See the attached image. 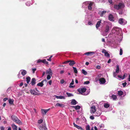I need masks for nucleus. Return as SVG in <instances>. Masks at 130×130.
I'll list each match as a JSON object with an SVG mask.
<instances>
[{
  "mask_svg": "<svg viewBox=\"0 0 130 130\" xmlns=\"http://www.w3.org/2000/svg\"><path fill=\"white\" fill-rule=\"evenodd\" d=\"M111 59H109V60H108V61L107 63H110L111 61Z\"/></svg>",
  "mask_w": 130,
  "mask_h": 130,
  "instance_id": "obj_61",
  "label": "nucleus"
},
{
  "mask_svg": "<svg viewBox=\"0 0 130 130\" xmlns=\"http://www.w3.org/2000/svg\"><path fill=\"white\" fill-rule=\"evenodd\" d=\"M23 83L22 82H21L20 83V85H19L20 87H21V86H23Z\"/></svg>",
  "mask_w": 130,
  "mask_h": 130,
  "instance_id": "obj_62",
  "label": "nucleus"
},
{
  "mask_svg": "<svg viewBox=\"0 0 130 130\" xmlns=\"http://www.w3.org/2000/svg\"><path fill=\"white\" fill-rule=\"evenodd\" d=\"M110 106V105L109 104L107 103H105L104 105V107L107 108L109 107Z\"/></svg>",
  "mask_w": 130,
  "mask_h": 130,
  "instance_id": "obj_32",
  "label": "nucleus"
},
{
  "mask_svg": "<svg viewBox=\"0 0 130 130\" xmlns=\"http://www.w3.org/2000/svg\"><path fill=\"white\" fill-rule=\"evenodd\" d=\"M27 83L28 84L30 80V78L29 76H28L26 78Z\"/></svg>",
  "mask_w": 130,
  "mask_h": 130,
  "instance_id": "obj_26",
  "label": "nucleus"
},
{
  "mask_svg": "<svg viewBox=\"0 0 130 130\" xmlns=\"http://www.w3.org/2000/svg\"><path fill=\"white\" fill-rule=\"evenodd\" d=\"M73 107H74L76 110L79 109H80V106L79 105L73 106Z\"/></svg>",
  "mask_w": 130,
  "mask_h": 130,
  "instance_id": "obj_27",
  "label": "nucleus"
},
{
  "mask_svg": "<svg viewBox=\"0 0 130 130\" xmlns=\"http://www.w3.org/2000/svg\"><path fill=\"white\" fill-rule=\"evenodd\" d=\"M51 78V77L50 76V75H48L47 77V79L48 80H49Z\"/></svg>",
  "mask_w": 130,
  "mask_h": 130,
  "instance_id": "obj_43",
  "label": "nucleus"
},
{
  "mask_svg": "<svg viewBox=\"0 0 130 130\" xmlns=\"http://www.w3.org/2000/svg\"><path fill=\"white\" fill-rule=\"evenodd\" d=\"M46 73L49 74L51 75H52L53 74V73L52 72L51 69L50 68L49 71H46Z\"/></svg>",
  "mask_w": 130,
  "mask_h": 130,
  "instance_id": "obj_21",
  "label": "nucleus"
},
{
  "mask_svg": "<svg viewBox=\"0 0 130 130\" xmlns=\"http://www.w3.org/2000/svg\"><path fill=\"white\" fill-rule=\"evenodd\" d=\"M1 130H4V128L3 126H1L0 127Z\"/></svg>",
  "mask_w": 130,
  "mask_h": 130,
  "instance_id": "obj_59",
  "label": "nucleus"
},
{
  "mask_svg": "<svg viewBox=\"0 0 130 130\" xmlns=\"http://www.w3.org/2000/svg\"><path fill=\"white\" fill-rule=\"evenodd\" d=\"M101 21L102 20H100L97 22L96 25V28H98V27L100 26V24L101 22Z\"/></svg>",
  "mask_w": 130,
  "mask_h": 130,
  "instance_id": "obj_15",
  "label": "nucleus"
},
{
  "mask_svg": "<svg viewBox=\"0 0 130 130\" xmlns=\"http://www.w3.org/2000/svg\"><path fill=\"white\" fill-rule=\"evenodd\" d=\"M96 68L98 69H100L101 68V67L100 65H98L96 66Z\"/></svg>",
  "mask_w": 130,
  "mask_h": 130,
  "instance_id": "obj_45",
  "label": "nucleus"
},
{
  "mask_svg": "<svg viewBox=\"0 0 130 130\" xmlns=\"http://www.w3.org/2000/svg\"><path fill=\"white\" fill-rule=\"evenodd\" d=\"M12 126L13 130H17V127L15 124H12Z\"/></svg>",
  "mask_w": 130,
  "mask_h": 130,
  "instance_id": "obj_28",
  "label": "nucleus"
},
{
  "mask_svg": "<svg viewBox=\"0 0 130 130\" xmlns=\"http://www.w3.org/2000/svg\"><path fill=\"white\" fill-rule=\"evenodd\" d=\"M52 81L51 80H50L48 82V84L50 85H51L52 83Z\"/></svg>",
  "mask_w": 130,
  "mask_h": 130,
  "instance_id": "obj_54",
  "label": "nucleus"
},
{
  "mask_svg": "<svg viewBox=\"0 0 130 130\" xmlns=\"http://www.w3.org/2000/svg\"><path fill=\"white\" fill-rule=\"evenodd\" d=\"M66 94L67 95L68 97L73 96V95L72 93H71L68 92H67Z\"/></svg>",
  "mask_w": 130,
  "mask_h": 130,
  "instance_id": "obj_36",
  "label": "nucleus"
},
{
  "mask_svg": "<svg viewBox=\"0 0 130 130\" xmlns=\"http://www.w3.org/2000/svg\"><path fill=\"white\" fill-rule=\"evenodd\" d=\"M124 7V5L123 3H120L118 5H115L114 8L117 10H119L120 9L123 8Z\"/></svg>",
  "mask_w": 130,
  "mask_h": 130,
  "instance_id": "obj_2",
  "label": "nucleus"
},
{
  "mask_svg": "<svg viewBox=\"0 0 130 130\" xmlns=\"http://www.w3.org/2000/svg\"><path fill=\"white\" fill-rule=\"evenodd\" d=\"M37 62L38 63H40V62H41L45 64L48 65V62L46 61L45 59L43 60H41L40 59H38L37 60Z\"/></svg>",
  "mask_w": 130,
  "mask_h": 130,
  "instance_id": "obj_5",
  "label": "nucleus"
},
{
  "mask_svg": "<svg viewBox=\"0 0 130 130\" xmlns=\"http://www.w3.org/2000/svg\"><path fill=\"white\" fill-rule=\"evenodd\" d=\"M117 73H116V72H113V76L114 77H115L117 75Z\"/></svg>",
  "mask_w": 130,
  "mask_h": 130,
  "instance_id": "obj_44",
  "label": "nucleus"
},
{
  "mask_svg": "<svg viewBox=\"0 0 130 130\" xmlns=\"http://www.w3.org/2000/svg\"><path fill=\"white\" fill-rule=\"evenodd\" d=\"M93 2H90V3L89 4V5L88 7V8L89 10H90L92 9V6L93 4Z\"/></svg>",
  "mask_w": 130,
  "mask_h": 130,
  "instance_id": "obj_16",
  "label": "nucleus"
},
{
  "mask_svg": "<svg viewBox=\"0 0 130 130\" xmlns=\"http://www.w3.org/2000/svg\"><path fill=\"white\" fill-rule=\"evenodd\" d=\"M119 71V66L118 65H117L116 67V72L117 73H118Z\"/></svg>",
  "mask_w": 130,
  "mask_h": 130,
  "instance_id": "obj_30",
  "label": "nucleus"
},
{
  "mask_svg": "<svg viewBox=\"0 0 130 130\" xmlns=\"http://www.w3.org/2000/svg\"><path fill=\"white\" fill-rule=\"evenodd\" d=\"M127 74L126 73H125L123 75V76H122V79H124L125 77L127 76Z\"/></svg>",
  "mask_w": 130,
  "mask_h": 130,
  "instance_id": "obj_42",
  "label": "nucleus"
},
{
  "mask_svg": "<svg viewBox=\"0 0 130 130\" xmlns=\"http://www.w3.org/2000/svg\"><path fill=\"white\" fill-rule=\"evenodd\" d=\"M73 125L75 127L78 129H80V130H82L83 129L80 126H79L77 125L76 124H75L74 123H73Z\"/></svg>",
  "mask_w": 130,
  "mask_h": 130,
  "instance_id": "obj_24",
  "label": "nucleus"
},
{
  "mask_svg": "<svg viewBox=\"0 0 130 130\" xmlns=\"http://www.w3.org/2000/svg\"><path fill=\"white\" fill-rule=\"evenodd\" d=\"M70 62V61L69 60H68L67 61H66L63 62V64H67L69 62Z\"/></svg>",
  "mask_w": 130,
  "mask_h": 130,
  "instance_id": "obj_47",
  "label": "nucleus"
},
{
  "mask_svg": "<svg viewBox=\"0 0 130 130\" xmlns=\"http://www.w3.org/2000/svg\"><path fill=\"white\" fill-rule=\"evenodd\" d=\"M77 103V102L75 99L72 100L71 102V104L72 105H75Z\"/></svg>",
  "mask_w": 130,
  "mask_h": 130,
  "instance_id": "obj_17",
  "label": "nucleus"
},
{
  "mask_svg": "<svg viewBox=\"0 0 130 130\" xmlns=\"http://www.w3.org/2000/svg\"><path fill=\"white\" fill-rule=\"evenodd\" d=\"M87 90V89L85 87H83L78 89L77 91L81 94L85 92Z\"/></svg>",
  "mask_w": 130,
  "mask_h": 130,
  "instance_id": "obj_4",
  "label": "nucleus"
},
{
  "mask_svg": "<svg viewBox=\"0 0 130 130\" xmlns=\"http://www.w3.org/2000/svg\"><path fill=\"white\" fill-rule=\"evenodd\" d=\"M69 61H70V62H69V64L70 66H72L75 63V62L74 60H70Z\"/></svg>",
  "mask_w": 130,
  "mask_h": 130,
  "instance_id": "obj_18",
  "label": "nucleus"
},
{
  "mask_svg": "<svg viewBox=\"0 0 130 130\" xmlns=\"http://www.w3.org/2000/svg\"><path fill=\"white\" fill-rule=\"evenodd\" d=\"M107 52L104 49L102 51V52L103 53H104L105 52Z\"/></svg>",
  "mask_w": 130,
  "mask_h": 130,
  "instance_id": "obj_63",
  "label": "nucleus"
},
{
  "mask_svg": "<svg viewBox=\"0 0 130 130\" xmlns=\"http://www.w3.org/2000/svg\"><path fill=\"white\" fill-rule=\"evenodd\" d=\"M108 2H109V3L110 4H112V0H108Z\"/></svg>",
  "mask_w": 130,
  "mask_h": 130,
  "instance_id": "obj_60",
  "label": "nucleus"
},
{
  "mask_svg": "<svg viewBox=\"0 0 130 130\" xmlns=\"http://www.w3.org/2000/svg\"><path fill=\"white\" fill-rule=\"evenodd\" d=\"M11 119L16 123L20 125H21L22 122L15 116L13 115L11 117Z\"/></svg>",
  "mask_w": 130,
  "mask_h": 130,
  "instance_id": "obj_1",
  "label": "nucleus"
},
{
  "mask_svg": "<svg viewBox=\"0 0 130 130\" xmlns=\"http://www.w3.org/2000/svg\"><path fill=\"white\" fill-rule=\"evenodd\" d=\"M119 13L120 14H122L123 13V12L122 10H121L119 12Z\"/></svg>",
  "mask_w": 130,
  "mask_h": 130,
  "instance_id": "obj_56",
  "label": "nucleus"
},
{
  "mask_svg": "<svg viewBox=\"0 0 130 130\" xmlns=\"http://www.w3.org/2000/svg\"><path fill=\"white\" fill-rule=\"evenodd\" d=\"M109 26L108 25H106V27H105V32H107L109 30Z\"/></svg>",
  "mask_w": 130,
  "mask_h": 130,
  "instance_id": "obj_22",
  "label": "nucleus"
},
{
  "mask_svg": "<svg viewBox=\"0 0 130 130\" xmlns=\"http://www.w3.org/2000/svg\"><path fill=\"white\" fill-rule=\"evenodd\" d=\"M86 130H90V127L89 125H87L86 127Z\"/></svg>",
  "mask_w": 130,
  "mask_h": 130,
  "instance_id": "obj_40",
  "label": "nucleus"
},
{
  "mask_svg": "<svg viewBox=\"0 0 130 130\" xmlns=\"http://www.w3.org/2000/svg\"><path fill=\"white\" fill-rule=\"evenodd\" d=\"M102 42H105V40L104 38H102Z\"/></svg>",
  "mask_w": 130,
  "mask_h": 130,
  "instance_id": "obj_64",
  "label": "nucleus"
},
{
  "mask_svg": "<svg viewBox=\"0 0 130 130\" xmlns=\"http://www.w3.org/2000/svg\"><path fill=\"white\" fill-rule=\"evenodd\" d=\"M111 98L113 100H116L117 99V96L115 95H112Z\"/></svg>",
  "mask_w": 130,
  "mask_h": 130,
  "instance_id": "obj_38",
  "label": "nucleus"
},
{
  "mask_svg": "<svg viewBox=\"0 0 130 130\" xmlns=\"http://www.w3.org/2000/svg\"><path fill=\"white\" fill-rule=\"evenodd\" d=\"M99 81L100 82L101 84H104L106 82L105 79L103 77L100 78Z\"/></svg>",
  "mask_w": 130,
  "mask_h": 130,
  "instance_id": "obj_12",
  "label": "nucleus"
},
{
  "mask_svg": "<svg viewBox=\"0 0 130 130\" xmlns=\"http://www.w3.org/2000/svg\"><path fill=\"white\" fill-rule=\"evenodd\" d=\"M75 87V86H72L71 85H70L69 86V87L70 88H73Z\"/></svg>",
  "mask_w": 130,
  "mask_h": 130,
  "instance_id": "obj_58",
  "label": "nucleus"
},
{
  "mask_svg": "<svg viewBox=\"0 0 130 130\" xmlns=\"http://www.w3.org/2000/svg\"><path fill=\"white\" fill-rule=\"evenodd\" d=\"M43 122V120L42 119H40V120H39L38 121V123H41Z\"/></svg>",
  "mask_w": 130,
  "mask_h": 130,
  "instance_id": "obj_46",
  "label": "nucleus"
},
{
  "mask_svg": "<svg viewBox=\"0 0 130 130\" xmlns=\"http://www.w3.org/2000/svg\"><path fill=\"white\" fill-rule=\"evenodd\" d=\"M74 84V81L73 79L71 82L70 84V85H73Z\"/></svg>",
  "mask_w": 130,
  "mask_h": 130,
  "instance_id": "obj_50",
  "label": "nucleus"
},
{
  "mask_svg": "<svg viewBox=\"0 0 130 130\" xmlns=\"http://www.w3.org/2000/svg\"><path fill=\"white\" fill-rule=\"evenodd\" d=\"M114 17L113 15L110 14L108 16V20L110 21H114Z\"/></svg>",
  "mask_w": 130,
  "mask_h": 130,
  "instance_id": "obj_11",
  "label": "nucleus"
},
{
  "mask_svg": "<svg viewBox=\"0 0 130 130\" xmlns=\"http://www.w3.org/2000/svg\"><path fill=\"white\" fill-rule=\"evenodd\" d=\"M88 24L89 25H91L93 24L92 23L91 21L88 22Z\"/></svg>",
  "mask_w": 130,
  "mask_h": 130,
  "instance_id": "obj_57",
  "label": "nucleus"
},
{
  "mask_svg": "<svg viewBox=\"0 0 130 130\" xmlns=\"http://www.w3.org/2000/svg\"><path fill=\"white\" fill-rule=\"evenodd\" d=\"M64 81L63 79L61 80L60 82V83L61 84H63L64 83Z\"/></svg>",
  "mask_w": 130,
  "mask_h": 130,
  "instance_id": "obj_48",
  "label": "nucleus"
},
{
  "mask_svg": "<svg viewBox=\"0 0 130 130\" xmlns=\"http://www.w3.org/2000/svg\"><path fill=\"white\" fill-rule=\"evenodd\" d=\"M36 80L35 78H33L31 80V84L32 86H33L36 83Z\"/></svg>",
  "mask_w": 130,
  "mask_h": 130,
  "instance_id": "obj_19",
  "label": "nucleus"
},
{
  "mask_svg": "<svg viewBox=\"0 0 130 130\" xmlns=\"http://www.w3.org/2000/svg\"><path fill=\"white\" fill-rule=\"evenodd\" d=\"M106 11H102L101 13H100V15L102 17L103 16V15H104V14H105L106 13Z\"/></svg>",
  "mask_w": 130,
  "mask_h": 130,
  "instance_id": "obj_33",
  "label": "nucleus"
},
{
  "mask_svg": "<svg viewBox=\"0 0 130 130\" xmlns=\"http://www.w3.org/2000/svg\"><path fill=\"white\" fill-rule=\"evenodd\" d=\"M96 107L94 105L92 106L91 107L90 112L91 113H94L96 111Z\"/></svg>",
  "mask_w": 130,
  "mask_h": 130,
  "instance_id": "obj_7",
  "label": "nucleus"
},
{
  "mask_svg": "<svg viewBox=\"0 0 130 130\" xmlns=\"http://www.w3.org/2000/svg\"><path fill=\"white\" fill-rule=\"evenodd\" d=\"M20 71L21 72V74L22 75V76H24L27 73V71L24 70H22Z\"/></svg>",
  "mask_w": 130,
  "mask_h": 130,
  "instance_id": "obj_14",
  "label": "nucleus"
},
{
  "mask_svg": "<svg viewBox=\"0 0 130 130\" xmlns=\"http://www.w3.org/2000/svg\"><path fill=\"white\" fill-rule=\"evenodd\" d=\"M8 100V98H5L3 99V101L4 102H5L7 100Z\"/></svg>",
  "mask_w": 130,
  "mask_h": 130,
  "instance_id": "obj_55",
  "label": "nucleus"
},
{
  "mask_svg": "<svg viewBox=\"0 0 130 130\" xmlns=\"http://www.w3.org/2000/svg\"><path fill=\"white\" fill-rule=\"evenodd\" d=\"M55 106H60V107H64V105L62 104L58 103L56 104Z\"/></svg>",
  "mask_w": 130,
  "mask_h": 130,
  "instance_id": "obj_23",
  "label": "nucleus"
},
{
  "mask_svg": "<svg viewBox=\"0 0 130 130\" xmlns=\"http://www.w3.org/2000/svg\"><path fill=\"white\" fill-rule=\"evenodd\" d=\"M105 56L107 57H110V54L108 53L107 52L104 53Z\"/></svg>",
  "mask_w": 130,
  "mask_h": 130,
  "instance_id": "obj_35",
  "label": "nucleus"
},
{
  "mask_svg": "<svg viewBox=\"0 0 130 130\" xmlns=\"http://www.w3.org/2000/svg\"><path fill=\"white\" fill-rule=\"evenodd\" d=\"M36 70V68H34L32 69V71H33V73H34L35 72Z\"/></svg>",
  "mask_w": 130,
  "mask_h": 130,
  "instance_id": "obj_51",
  "label": "nucleus"
},
{
  "mask_svg": "<svg viewBox=\"0 0 130 130\" xmlns=\"http://www.w3.org/2000/svg\"><path fill=\"white\" fill-rule=\"evenodd\" d=\"M118 22L120 24H123L124 22L123 19L122 18H120Z\"/></svg>",
  "mask_w": 130,
  "mask_h": 130,
  "instance_id": "obj_20",
  "label": "nucleus"
},
{
  "mask_svg": "<svg viewBox=\"0 0 130 130\" xmlns=\"http://www.w3.org/2000/svg\"><path fill=\"white\" fill-rule=\"evenodd\" d=\"M14 100L13 99H10L9 100V102L10 104H12L13 103Z\"/></svg>",
  "mask_w": 130,
  "mask_h": 130,
  "instance_id": "obj_29",
  "label": "nucleus"
},
{
  "mask_svg": "<svg viewBox=\"0 0 130 130\" xmlns=\"http://www.w3.org/2000/svg\"><path fill=\"white\" fill-rule=\"evenodd\" d=\"M127 84V83L126 82H125L122 84V85H123V87H125L126 85Z\"/></svg>",
  "mask_w": 130,
  "mask_h": 130,
  "instance_id": "obj_49",
  "label": "nucleus"
},
{
  "mask_svg": "<svg viewBox=\"0 0 130 130\" xmlns=\"http://www.w3.org/2000/svg\"><path fill=\"white\" fill-rule=\"evenodd\" d=\"M90 118L91 119L93 120L94 119V117L93 116H91L90 117Z\"/></svg>",
  "mask_w": 130,
  "mask_h": 130,
  "instance_id": "obj_53",
  "label": "nucleus"
},
{
  "mask_svg": "<svg viewBox=\"0 0 130 130\" xmlns=\"http://www.w3.org/2000/svg\"><path fill=\"white\" fill-rule=\"evenodd\" d=\"M94 54V53L93 52H89L84 53V55H86L87 56H91Z\"/></svg>",
  "mask_w": 130,
  "mask_h": 130,
  "instance_id": "obj_10",
  "label": "nucleus"
},
{
  "mask_svg": "<svg viewBox=\"0 0 130 130\" xmlns=\"http://www.w3.org/2000/svg\"><path fill=\"white\" fill-rule=\"evenodd\" d=\"M82 73L85 75H86L87 74V71L84 69L82 70Z\"/></svg>",
  "mask_w": 130,
  "mask_h": 130,
  "instance_id": "obj_37",
  "label": "nucleus"
},
{
  "mask_svg": "<svg viewBox=\"0 0 130 130\" xmlns=\"http://www.w3.org/2000/svg\"><path fill=\"white\" fill-rule=\"evenodd\" d=\"M18 77L19 78H20L21 77H22V76H21L20 74V73H19V74H18Z\"/></svg>",
  "mask_w": 130,
  "mask_h": 130,
  "instance_id": "obj_52",
  "label": "nucleus"
},
{
  "mask_svg": "<svg viewBox=\"0 0 130 130\" xmlns=\"http://www.w3.org/2000/svg\"><path fill=\"white\" fill-rule=\"evenodd\" d=\"M56 98L58 99H65V97L64 96L61 95L59 96H56Z\"/></svg>",
  "mask_w": 130,
  "mask_h": 130,
  "instance_id": "obj_25",
  "label": "nucleus"
},
{
  "mask_svg": "<svg viewBox=\"0 0 130 130\" xmlns=\"http://www.w3.org/2000/svg\"><path fill=\"white\" fill-rule=\"evenodd\" d=\"M90 83V82L89 81H85L84 82V84H88Z\"/></svg>",
  "mask_w": 130,
  "mask_h": 130,
  "instance_id": "obj_41",
  "label": "nucleus"
},
{
  "mask_svg": "<svg viewBox=\"0 0 130 130\" xmlns=\"http://www.w3.org/2000/svg\"><path fill=\"white\" fill-rule=\"evenodd\" d=\"M29 91L31 94L35 95H39L40 94V93H37L34 90L30 89Z\"/></svg>",
  "mask_w": 130,
  "mask_h": 130,
  "instance_id": "obj_9",
  "label": "nucleus"
},
{
  "mask_svg": "<svg viewBox=\"0 0 130 130\" xmlns=\"http://www.w3.org/2000/svg\"><path fill=\"white\" fill-rule=\"evenodd\" d=\"M39 129L40 130H47V128L46 127L45 123H43L41 124L39 127Z\"/></svg>",
  "mask_w": 130,
  "mask_h": 130,
  "instance_id": "obj_3",
  "label": "nucleus"
},
{
  "mask_svg": "<svg viewBox=\"0 0 130 130\" xmlns=\"http://www.w3.org/2000/svg\"><path fill=\"white\" fill-rule=\"evenodd\" d=\"M50 109V108L46 109H41V111L42 115H46L47 112H48Z\"/></svg>",
  "mask_w": 130,
  "mask_h": 130,
  "instance_id": "obj_6",
  "label": "nucleus"
},
{
  "mask_svg": "<svg viewBox=\"0 0 130 130\" xmlns=\"http://www.w3.org/2000/svg\"><path fill=\"white\" fill-rule=\"evenodd\" d=\"M72 68L73 69L74 72L76 74L78 72L76 68L73 67Z\"/></svg>",
  "mask_w": 130,
  "mask_h": 130,
  "instance_id": "obj_31",
  "label": "nucleus"
},
{
  "mask_svg": "<svg viewBox=\"0 0 130 130\" xmlns=\"http://www.w3.org/2000/svg\"><path fill=\"white\" fill-rule=\"evenodd\" d=\"M44 82H45L46 83L47 82L46 80V79H44L41 82L38 83L37 84V86L41 87H43L44 85L43 83Z\"/></svg>",
  "mask_w": 130,
  "mask_h": 130,
  "instance_id": "obj_8",
  "label": "nucleus"
},
{
  "mask_svg": "<svg viewBox=\"0 0 130 130\" xmlns=\"http://www.w3.org/2000/svg\"><path fill=\"white\" fill-rule=\"evenodd\" d=\"M123 54V50L122 48L120 49V55H122Z\"/></svg>",
  "mask_w": 130,
  "mask_h": 130,
  "instance_id": "obj_39",
  "label": "nucleus"
},
{
  "mask_svg": "<svg viewBox=\"0 0 130 130\" xmlns=\"http://www.w3.org/2000/svg\"><path fill=\"white\" fill-rule=\"evenodd\" d=\"M101 114V111H97L96 112H95L94 113V116H99Z\"/></svg>",
  "mask_w": 130,
  "mask_h": 130,
  "instance_id": "obj_13",
  "label": "nucleus"
},
{
  "mask_svg": "<svg viewBox=\"0 0 130 130\" xmlns=\"http://www.w3.org/2000/svg\"><path fill=\"white\" fill-rule=\"evenodd\" d=\"M123 92L121 91H119L118 92V94L120 96H121L123 95Z\"/></svg>",
  "mask_w": 130,
  "mask_h": 130,
  "instance_id": "obj_34",
  "label": "nucleus"
}]
</instances>
